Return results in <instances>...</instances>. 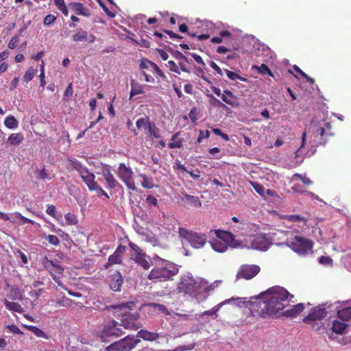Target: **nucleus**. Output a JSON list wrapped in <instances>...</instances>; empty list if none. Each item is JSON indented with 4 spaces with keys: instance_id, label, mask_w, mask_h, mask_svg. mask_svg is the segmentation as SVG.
Listing matches in <instances>:
<instances>
[{
    "instance_id": "obj_37",
    "label": "nucleus",
    "mask_w": 351,
    "mask_h": 351,
    "mask_svg": "<svg viewBox=\"0 0 351 351\" xmlns=\"http://www.w3.org/2000/svg\"><path fill=\"white\" fill-rule=\"evenodd\" d=\"M4 124L7 128L14 129L18 126V121L14 116L10 115L5 119Z\"/></svg>"
},
{
    "instance_id": "obj_22",
    "label": "nucleus",
    "mask_w": 351,
    "mask_h": 351,
    "mask_svg": "<svg viewBox=\"0 0 351 351\" xmlns=\"http://www.w3.org/2000/svg\"><path fill=\"white\" fill-rule=\"evenodd\" d=\"M72 10L77 15H82L84 16H89L90 15V12L86 8H84L81 3L74 2L69 4Z\"/></svg>"
},
{
    "instance_id": "obj_29",
    "label": "nucleus",
    "mask_w": 351,
    "mask_h": 351,
    "mask_svg": "<svg viewBox=\"0 0 351 351\" xmlns=\"http://www.w3.org/2000/svg\"><path fill=\"white\" fill-rule=\"evenodd\" d=\"M181 200L184 206H195L197 201L196 197L184 193H182Z\"/></svg>"
},
{
    "instance_id": "obj_13",
    "label": "nucleus",
    "mask_w": 351,
    "mask_h": 351,
    "mask_svg": "<svg viewBox=\"0 0 351 351\" xmlns=\"http://www.w3.org/2000/svg\"><path fill=\"white\" fill-rule=\"evenodd\" d=\"M135 302H128L126 303H122L121 304L117 305L107 306L105 308V309H112L114 311L115 316L125 318L127 317H130V315H132L130 313V311L132 310L135 307Z\"/></svg>"
},
{
    "instance_id": "obj_7",
    "label": "nucleus",
    "mask_w": 351,
    "mask_h": 351,
    "mask_svg": "<svg viewBox=\"0 0 351 351\" xmlns=\"http://www.w3.org/2000/svg\"><path fill=\"white\" fill-rule=\"evenodd\" d=\"M327 315V312L325 308L316 306L311 309L309 314L304 317L303 322L307 324L312 325V327L315 330H319L323 326L322 323H317L315 324L316 321H321Z\"/></svg>"
},
{
    "instance_id": "obj_48",
    "label": "nucleus",
    "mask_w": 351,
    "mask_h": 351,
    "mask_svg": "<svg viewBox=\"0 0 351 351\" xmlns=\"http://www.w3.org/2000/svg\"><path fill=\"white\" fill-rule=\"evenodd\" d=\"M226 75L228 77L232 80H240L241 81L245 82L246 80L245 78L240 76L239 74H237L235 72L229 71L228 69L225 70Z\"/></svg>"
},
{
    "instance_id": "obj_35",
    "label": "nucleus",
    "mask_w": 351,
    "mask_h": 351,
    "mask_svg": "<svg viewBox=\"0 0 351 351\" xmlns=\"http://www.w3.org/2000/svg\"><path fill=\"white\" fill-rule=\"evenodd\" d=\"M121 263V258L115 254L114 252L113 254L109 256L107 263L105 265V268H108L111 265H113L114 264H120Z\"/></svg>"
},
{
    "instance_id": "obj_2",
    "label": "nucleus",
    "mask_w": 351,
    "mask_h": 351,
    "mask_svg": "<svg viewBox=\"0 0 351 351\" xmlns=\"http://www.w3.org/2000/svg\"><path fill=\"white\" fill-rule=\"evenodd\" d=\"M234 240V235L230 232L220 230H210L208 235H199V248L208 243L217 252H224Z\"/></svg>"
},
{
    "instance_id": "obj_3",
    "label": "nucleus",
    "mask_w": 351,
    "mask_h": 351,
    "mask_svg": "<svg viewBox=\"0 0 351 351\" xmlns=\"http://www.w3.org/2000/svg\"><path fill=\"white\" fill-rule=\"evenodd\" d=\"M178 268L173 263L159 258L154 267L150 271L147 278L154 282H164L178 274Z\"/></svg>"
},
{
    "instance_id": "obj_19",
    "label": "nucleus",
    "mask_w": 351,
    "mask_h": 351,
    "mask_svg": "<svg viewBox=\"0 0 351 351\" xmlns=\"http://www.w3.org/2000/svg\"><path fill=\"white\" fill-rule=\"evenodd\" d=\"M102 175L106 181L108 189H113L118 185V182L111 173L110 169L106 168L103 169Z\"/></svg>"
},
{
    "instance_id": "obj_32",
    "label": "nucleus",
    "mask_w": 351,
    "mask_h": 351,
    "mask_svg": "<svg viewBox=\"0 0 351 351\" xmlns=\"http://www.w3.org/2000/svg\"><path fill=\"white\" fill-rule=\"evenodd\" d=\"M215 287L213 285H208V282L204 279L199 280V295L202 293H208L214 289Z\"/></svg>"
},
{
    "instance_id": "obj_52",
    "label": "nucleus",
    "mask_w": 351,
    "mask_h": 351,
    "mask_svg": "<svg viewBox=\"0 0 351 351\" xmlns=\"http://www.w3.org/2000/svg\"><path fill=\"white\" fill-rule=\"evenodd\" d=\"M56 20V16L53 14H49L45 17L43 23L45 25H49L52 24Z\"/></svg>"
},
{
    "instance_id": "obj_17",
    "label": "nucleus",
    "mask_w": 351,
    "mask_h": 351,
    "mask_svg": "<svg viewBox=\"0 0 351 351\" xmlns=\"http://www.w3.org/2000/svg\"><path fill=\"white\" fill-rule=\"evenodd\" d=\"M123 284V277L119 271H117L110 276L109 286L114 291H119Z\"/></svg>"
},
{
    "instance_id": "obj_18",
    "label": "nucleus",
    "mask_w": 351,
    "mask_h": 351,
    "mask_svg": "<svg viewBox=\"0 0 351 351\" xmlns=\"http://www.w3.org/2000/svg\"><path fill=\"white\" fill-rule=\"evenodd\" d=\"M332 126L329 122H326L323 127L317 128L316 131L317 136H319L322 140V143L324 144L326 143V137L332 136L333 133L331 131Z\"/></svg>"
},
{
    "instance_id": "obj_11",
    "label": "nucleus",
    "mask_w": 351,
    "mask_h": 351,
    "mask_svg": "<svg viewBox=\"0 0 351 351\" xmlns=\"http://www.w3.org/2000/svg\"><path fill=\"white\" fill-rule=\"evenodd\" d=\"M196 281L189 274L183 275L177 286V290L180 293L191 295L195 291Z\"/></svg>"
},
{
    "instance_id": "obj_38",
    "label": "nucleus",
    "mask_w": 351,
    "mask_h": 351,
    "mask_svg": "<svg viewBox=\"0 0 351 351\" xmlns=\"http://www.w3.org/2000/svg\"><path fill=\"white\" fill-rule=\"evenodd\" d=\"M148 132L150 136L154 138H159L160 137V129L156 126L154 123H152L147 128Z\"/></svg>"
},
{
    "instance_id": "obj_49",
    "label": "nucleus",
    "mask_w": 351,
    "mask_h": 351,
    "mask_svg": "<svg viewBox=\"0 0 351 351\" xmlns=\"http://www.w3.org/2000/svg\"><path fill=\"white\" fill-rule=\"evenodd\" d=\"M64 218L69 225H75L78 222L77 217L74 214L70 213H66Z\"/></svg>"
},
{
    "instance_id": "obj_45",
    "label": "nucleus",
    "mask_w": 351,
    "mask_h": 351,
    "mask_svg": "<svg viewBox=\"0 0 351 351\" xmlns=\"http://www.w3.org/2000/svg\"><path fill=\"white\" fill-rule=\"evenodd\" d=\"M149 305L150 306H152L156 311L162 312L165 315H169V312L167 308L163 304H158V303H151Z\"/></svg>"
},
{
    "instance_id": "obj_36",
    "label": "nucleus",
    "mask_w": 351,
    "mask_h": 351,
    "mask_svg": "<svg viewBox=\"0 0 351 351\" xmlns=\"http://www.w3.org/2000/svg\"><path fill=\"white\" fill-rule=\"evenodd\" d=\"M250 185L260 196L263 198H266V195L265 194V189L263 185L256 182H250Z\"/></svg>"
},
{
    "instance_id": "obj_8",
    "label": "nucleus",
    "mask_w": 351,
    "mask_h": 351,
    "mask_svg": "<svg viewBox=\"0 0 351 351\" xmlns=\"http://www.w3.org/2000/svg\"><path fill=\"white\" fill-rule=\"evenodd\" d=\"M289 246L292 248L293 250L300 254H306L308 251H311L313 243L306 238L300 236H295L293 239L289 241Z\"/></svg>"
},
{
    "instance_id": "obj_14",
    "label": "nucleus",
    "mask_w": 351,
    "mask_h": 351,
    "mask_svg": "<svg viewBox=\"0 0 351 351\" xmlns=\"http://www.w3.org/2000/svg\"><path fill=\"white\" fill-rule=\"evenodd\" d=\"M178 233L183 244L189 243L195 248L197 247V233L189 231L184 228H180Z\"/></svg>"
},
{
    "instance_id": "obj_26",
    "label": "nucleus",
    "mask_w": 351,
    "mask_h": 351,
    "mask_svg": "<svg viewBox=\"0 0 351 351\" xmlns=\"http://www.w3.org/2000/svg\"><path fill=\"white\" fill-rule=\"evenodd\" d=\"M3 303L7 309L13 312L22 313L24 312L23 308L18 302H10L7 299L3 300Z\"/></svg>"
},
{
    "instance_id": "obj_56",
    "label": "nucleus",
    "mask_w": 351,
    "mask_h": 351,
    "mask_svg": "<svg viewBox=\"0 0 351 351\" xmlns=\"http://www.w3.org/2000/svg\"><path fill=\"white\" fill-rule=\"evenodd\" d=\"M7 328L9 329V330L14 334L17 335H23V332L19 329V328L15 325V324H11L7 326Z\"/></svg>"
},
{
    "instance_id": "obj_51",
    "label": "nucleus",
    "mask_w": 351,
    "mask_h": 351,
    "mask_svg": "<svg viewBox=\"0 0 351 351\" xmlns=\"http://www.w3.org/2000/svg\"><path fill=\"white\" fill-rule=\"evenodd\" d=\"M221 306V304L217 305L215 307H213L211 310L204 311L201 314V316L204 315H209L212 316L214 318L217 317V312L219 310V308Z\"/></svg>"
},
{
    "instance_id": "obj_41",
    "label": "nucleus",
    "mask_w": 351,
    "mask_h": 351,
    "mask_svg": "<svg viewBox=\"0 0 351 351\" xmlns=\"http://www.w3.org/2000/svg\"><path fill=\"white\" fill-rule=\"evenodd\" d=\"M178 134H175L172 136L171 141L168 144L169 148H180L182 147V141L178 138Z\"/></svg>"
},
{
    "instance_id": "obj_44",
    "label": "nucleus",
    "mask_w": 351,
    "mask_h": 351,
    "mask_svg": "<svg viewBox=\"0 0 351 351\" xmlns=\"http://www.w3.org/2000/svg\"><path fill=\"white\" fill-rule=\"evenodd\" d=\"M56 304L61 306L69 307L72 304V300L65 295H63L56 301Z\"/></svg>"
},
{
    "instance_id": "obj_60",
    "label": "nucleus",
    "mask_w": 351,
    "mask_h": 351,
    "mask_svg": "<svg viewBox=\"0 0 351 351\" xmlns=\"http://www.w3.org/2000/svg\"><path fill=\"white\" fill-rule=\"evenodd\" d=\"M16 217L21 220V221L23 223H30V224H34V221L27 218V217H25L24 216H23L21 213H16Z\"/></svg>"
},
{
    "instance_id": "obj_55",
    "label": "nucleus",
    "mask_w": 351,
    "mask_h": 351,
    "mask_svg": "<svg viewBox=\"0 0 351 351\" xmlns=\"http://www.w3.org/2000/svg\"><path fill=\"white\" fill-rule=\"evenodd\" d=\"M318 261L322 265H331L332 263V259L329 256H322Z\"/></svg>"
},
{
    "instance_id": "obj_57",
    "label": "nucleus",
    "mask_w": 351,
    "mask_h": 351,
    "mask_svg": "<svg viewBox=\"0 0 351 351\" xmlns=\"http://www.w3.org/2000/svg\"><path fill=\"white\" fill-rule=\"evenodd\" d=\"M189 117L191 121L195 124L196 120L197 119V112L195 107L193 108V109L190 111Z\"/></svg>"
},
{
    "instance_id": "obj_43",
    "label": "nucleus",
    "mask_w": 351,
    "mask_h": 351,
    "mask_svg": "<svg viewBox=\"0 0 351 351\" xmlns=\"http://www.w3.org/2000/svg\"><path fill=\"white\" fill-rule=\"evenodd\" d=\"M56 6L63 13L64 15L68 16L69 11L65 5L64 0H55Z\"/></svg>"
},
{
    "instance_id": "obj_61",
    "label": "nucleus",
    "mask_w": 351,
    "mask_h": 351,
    "mask_svg": "<svg viewBox=\"0 0 351 351\" xmlns=\"http://www.w3.org/2000/svg\"><path fill=\"white\" fill-rule=\"evenodd\" d=\"M168 64L169 67L171 71H173L176 73H180L179 67L176 64V63L173 61L170 60L168 62Z\"/></svg>"
},
{
    "instance_id": "obj_50",
    "label": "nucleus",
    "mask_w": 351,
    "mask_h": 351,
    "mask_svg": "<svg viewBox=\"0 0 351 351\" xmlns=\"http://www.w3.org/2000/svg\"><path fill=\"white\" fill-rule=\"evenodd\" d=\"M256 69L262 74H267L271 77H274L272 72L265 64H261L260 66H256Z\"/></svg>"
},
{
    "instance_id": "obj_47",
    "label": "nucleus",
    "mask_w": 351,
    "mask_h": 351,
    "mask_svg": "<svg viewBox=\"0 0 351 351\" xmlns=\"http://www.w3.org/2000/svg\"><path fill=\"white\" fill-rule=\"evenodd\" d=\"M154 64L155 63L152 62L151 60L146 58H143L142 59L139 66L141 69H149L153 68Z\"/></svg>"
},
{
    "instance_id": "obj_12",
    "label": "nucleus",
    "mask_w": 351,
    "mask_h": 351,
    "mask_svg": "<svg viewBox=\"0 0 351 351\" xmlns=\"http://www.w3.org/2000/svg\"><path fill=\"white\" fill-rule=\"evenodd\" d=\"M133 171L126 167L124 163H121L118 167V176L124 182L128 188L132 191L136 190L134 181L132 179Z\"/></svg>"
},
{
    "instance_id": "obj_5",
    "label": "nucleus",
    "mask_w": 351,
    "mask_h": 351,
    "mask_svg": "<svg viewBox=\"0 0 351 351\" xmlns=\"http://www.w3.org/2000/svg\"><path fill=\"white\" fill-rule=\"evenodd\" d=\"M42 264L44 268L50 273L52 278L58 286L64 287L60 278L62 276L64 269L59 265L58 261L49 260L45 256L43 259Z\"/></svg>"
},
{
    "instance_id": "obj_6",
    "label": "nucleus",
    "mask_w": 351,
    "mask_h": 351,
    "mask_svg": "<svg viewBox=\"0 0 351 351\" xmlns=\"http://www.w3.org/2000/svg\"><path fill=\"white\" fill-rule=\"evenodd\" d=\"M141 341L140 339L128 335L106 348V351H131Z\"/></svg>"
},
{
    "instance_id": "obj_59",
    "label": "nucleus",
    "mask_w": 351,
    "mask_h": 351,
    "mask_svg": "<svg viewBox=\"0 0 351 351\" xmlns=\"http://www.w3.org/2000/svg\"><path fill=\"white\" fill-rule=\"evenodd\" d=\"M294 176L299 178L304 183V184L306 186H309L313 183L308 178L303 177L301 174L296 173L294 175Z\"/></svg>"
},
{
    "instance_id": "obj_4",
    "label": "nucleus",
    "mask_w": 351,
    "mask_h": 351,
    "mask_svg": "<svg viewBox=\"0 0 351 351\" xmlns=\"http://www.w3.org/2000/svg\"><path fill=\"white\" fill-rule=\"evenodd\" d=\"M75 169L77 171L83 182L86 184L90 191H95L98 196H105L109 198L108 195L103 189L95 182V176L93 173L88 171L86 167H83L80 163L75 165Z\"/></svg>"
},
{
    "instance_id": "obj_33",
    "label": "nucleus",
    "mask_w": 351,
    "mask_h": 351,
    "mask_svg": "<svg viewBox=\"0 0 351 351\" xmlns=\"http://www.w3.org/2000/svg\"><path fill=\"white\" fill-rule=\"evenodd\" d=\"M23 140V136L21 133L17 134H12L9 136L8 138V142L11 145H19L22 141Z\"/></svg>"
},
{
    "instance_id": "obj_1",
    "label": "nucleus",
    "mask_w": 351,
    "mask_h": 351,
    "mask_svg": "<svg viewBox=\"0 0 351 351\" xmlns=\"http://www.w3.org/2000/svg\"><path fill=\"white\" fill-rule=\"evenodd\" d=\"M293 295L282 287H273L262 292L256 298V301L250 302L249 308L253 316L256 313L261 318L278 317L289 302H293Z\"/></svg>"
},
{
    "instance_id": "obj_46",
    "label": "nucleus",
    "mask_w": 351,
    "mask_h": 351,
    "mask_svg": "<svg viewBox=\"0 0 351 351\" xmlns=\"http://www.w3.org/2000/svg\"><path fill=\"white\" fill-rule=\"evenodd\" d=\"M293 69L298 73H299L300 75H301L304 78L306 79V80L309 82L311 84H313L315 83V80L314 79H313L312 77H309L306 73H305L303 71H302L299 66H298L297 65H294L293 66Z\"/></svg>"
},
{
    "instance_id": "obj_31",
    "label": "nucleus",
    "mask_w": 351,
    "mask_h": 351,
    "mask_svg": "<svg viewBox=\"0 0 351 351\" xmlns=\"http://www.w3.org/2000/svg\"><path fill=\"white\" fill-rule=\"evenodd\" d=\"M25 328H26L28 330L33 332L37 337L44 338L48 339V336L45 334L44 331L35 326H29L25 325Z\"/></svg>"
},
{
    "instance_id": "obj_58",
    "label": "nucleus",
    "mask_w": 351,
    "mask_h": 351,
    "mask_svg": "<svg viewBox=\"0 0 351 351\" xmlns=\"http://www.w3.org/2000/svg\"><path fill=\"white\" fill-rule=\"evenodd\" d=\"M19 41V36H14L9 42L8 43V47L11 49H14L16 48V45H18V43Z\"/></svg>"
},
{
    "instance_id": "obj_15",
    "label": "nucleus",
    "mask_w": 351,
    "mask_h": 351,
    "mask_svg": "<svg viewBox=\"0 0 351 351\" xmlns=\"http://www.w3.org/2000/svg\"><path fill=\"white\" fill-rule=\"evenodd\" d=\"M138 317V314H132L130 317L121 319V323L119 325L123 326L125 329L136 330L139 328V326L137 324Z\"/></svg>"
},
{
    "instance_id": "obj_24",
    "label": "nucleus",
    "mask_w": 351,
    "mask_h": 351,
    "mask_svg": "<svg viewBox=\"0 0 351 351\" xmlns=\"http://www.w3.org/2000/svg\"><path fill=\"white\" fill-rule=\"evenodd\" d=\"M137 337L145 341H154L159 338V335L145 330H141L138 332Z\"/></svg>"
},
{
    "instance_id": "obj_30",
    "label": "nucleus",
    "mask_w": 351,
    "mask_h": 351,
    "mask_svg": "<svg viewBox=\"0 0 351 351\" xmlns=\"http://www.w3.org/2000/svg\"><path fill=\"white\" fill-rule=\"evenodd\" d=\"M221 99L224 102L232 106L235 105L236 97L228 90L224 91V94L221 95Z\"/></svg>"
},
{
    "instance_id": "obj_64",
    "label": "nucleus",
    "mask_w": 351,
    "mask_h": 351,
    "mask_svg": "<svg viewBox=\"0 0 351 351\" xmlns=\"http://www.w3.org/2000/svg\"><path fill=\"white\" fill-rule=\"evenodd\" d=\"M46 213L49 215H50V216H51L53 217H56V207H55V206L49 205L47 207V210H46Z\"/></svg>"
},
{
    "instance_id": "obj_27",
    "label": "nucleus",
    "mask_w": 351,
    "mask_h": 351,
    "mask_svg": "<svg viewBox=\"0 0 351 351\" xmlns=\"http://www.w3.org/2000/svg\"><path fill=\"white\" fill-rule=\"evenodd\" d=\"M135 262L141 266L144 269H148L150 267V263L147 260L146 255L143 254H136L134 257Z\"/></svg>"
},
{
    "instance_id": "obj_53",
    "label": "nucleus",
    "mask_w": 351,
    "mask_h": 351,
    "mask_svg": "<svg viewBox=\"0 0 351 351\" xmlns=\"http://www.w3.org/2000/svg\"><path fill=\"white\" fill-rule=\"evenodd\" d=\"M287 219L289 221H293V222H295V221H306V219L304 217H301L299 215H289V216H287Z\"/></svg>"
},
{
    "instance_id": "obj_23",
    "label": "nucleus",
    "mask_w": 351,
    "mask_h": 351,
    "mask_svg": "<svg viewBox=\"0 0 351 351\" xmlns=\"http://www.w3.org/2000/svg\"><path fill=\"white\" fill-rule=\"evenodd\" d=\"M337 317L342 322H348L351 319V306H343L337 311Z\"/></svg>"
},
{
    "instance_id": "obj_20",
    "label": "nucleus",
    "mask_w": 351,
    "mask_h": 351,
    "mask_svg": "<svg viewBox=\"0 0 351 351\" xmlns=\"http://www.w3.org/2000/svg\"><path fill=\"white\" fill-rule=\"evenodd\" d=\"M304 309V304L299 303L293 305L292 308L287 309L281 313V315L289 317H294L302 313Z\"/></svg>"
},
{
    "instance_id": "obj_62",
    "label": "nucleus",
    "mask_w": 351,
    "mask_h": 351,
    "mask_svg": "<svg viewBox=\"0 0 351 351\" xmlns=\"http://www.w3.org/2000/svg\"><path fill=\"white\" fill-rule=\"evenodd\" d=\"M146 202L149 205L156 206L158 200L154 196L149 195L147 197Z\"/></svg>"
},
{
    "instance_id": "obj_9",
    "label": "nucleus",
    "mask_w": 351,
    "mask_h": 351,
    "mask_svg": "<svg viewBox=\"0 0 351 351\" xmlns=\"http://www.w3.org/2000/svg\"><path fill=\"white\" fill-rule=\"evenodd\" d=\"M119 323L112 320L110 324L104 326L100 332V338L103 342H108L110 338L119 337L124 334L121 328L118 327Z\"/></svg>"
},
{
    "instance_id": "obj_21",
    "label": "nucleus",
    "mask_w": 351,
    "mask_h": 351,
    "mask_svg": "<svg viewBox=\"0 0 351 351\" xmlns=\"http://www.w3.org/2000/svg\"><path fill=\"white\" fill-rule=\"evenodd\" d=\"M7 287L9 289L8 297L10 300L12 301L22 300L23 293L19 287L9 285H7Z\"/></svg>"
},
{
    "instance_id": "obj_63",
    "label": "nucleus",
    "mask_w": 351,
    "mask_h": 351,
    "mask_svg": "<svg viewBox=\"0 0 351 351\" xmlns=\"http://www.w3.org/2000/svg\"><path fill=\"white\" fill-rule=\"evenodd\" d=\"M128 245L130 247V248L132 249L136 253V254L143 253L142 250L136 244L132 242H129Z\"/></svg>"
},
{
    "instance_id": "obj_34",
    "label": "nucleus",
    "mask_w": 351,
    "mask_h": 351,
    "mask_svg": "<svg viewBox=\"0 0 351 351\" xmlns=\"http://www.w3.org/2000/svg\"><path fill=\"white\" fill-rule=\"evenodd\" d=\"M151 123L152 122L149 121V118L148 117H145L138 119L136 122V125L138 129L144 128L145 130H147V128L149 126Z\"/></svg>"
},
{
    "instance_id": "obj_28",
    "label": "nucleus",
    "mask_w": 351,
    "mask_h": 351,
    "mask_svg": "<svg viewBox=\"0 0 351 351\" xmlns=\"http://www.w3.org/2000/svg\"><path fill=\"white\" fill-rule=\"evenodd\" d=\"M348 326V324L339 322L338 320H334L332 322V325L331 327V330L332 332H335L336 334L342 335L344 333L345 330L346 329Z\"/></svg>"
},
{
    "instance_id": "obj_42",
    "label": "nucleus",
    "mask_w": 351,
    "mask_h": 351,
    "mask_svg": "<svg viewBox=\"0 0 351 351\" xmlns=\"http://www.w3.org/2000/svg\"><path fill=\"white\" fill-rule=\"evenodd\" d=\"M36 73H37V69H34L32 67L29 68L26 71V72H25V75L23 76L24 81L26 83L29 82V81H31L34 78V77L35 76Z\"/></svg>"
},
{
    "instance_id": "obj_10",
    "label": "nucleus",
    "mask_w": 351,
    "mask_h": 351,
    "mask_svg": "<svg viewBox=\"0 0 351 351\" xmlns=\"http://www.w3.org/2000/svg\"><path fill=\"white\" fill-rule=\"evenodd\" d=\"M261 271V267L257 265L243 264L239 268L236 280L240 279L251 280L255 277Z\"/></svg>"
},
{
    "instance_id": "obj_39",
    "label": "nucleus",
    "mask_w": 351,
    "mask_h": 351,
    "mask_svg": "<svg viewBox=\"0 0 351 351\" xmlns=\"http://www.w3.org/2000/svg\"><path fill=\"white\" fill-rule=\"evenodd\" d=\"M140 176L143 178L141 184L143 188L152 189L154 186L152 178L147 177L145 174H141Z\"/></svg>"
},
{
    "instance_id": "obj_40",
    "label": "nucleus",
    "mask_w": 351,
    "mask_h": 351,
    "mask_svg": "<svg viewBox=\"0 0 351 351\" xmlns=\"http://www.w3.org/2000/svg\"><path fill=\"white\" fill-rule=\"evenodd\" d=\"M88 38V33L84 30H79L73 36V40L75 42H80L86 40Z\"/></svg>"
},
{
    "instance_id": "obj_54",
    "label": "nucleus",
    "mask_w": 351,
    "mask_h": 351,
    "mask_svg": "<svg viewBox=\"0 0 351 351\" xmlns=\"http://www.w3.org/2000/svg\"><path fill=\"white\" fill-rule=\"evenodd\" d=\"M47 240L49 243L53 245H58L60 243V240L56 235L49 234L47 237Z\"/></svg>"
},
{
    "instance_id": "obj_25",
    "label": "nucleus",
    "mask_w": 351,
    "mask_h": 351,
    "mask_svg": "<svg viewBox=\"0 0 351 351\" xmlns=\"http://www.w3.org/2000/svg\"><path fill=\"white\" fill-rule=\"evenodd\" d=\"M131 90L130 97L132 99L134 96L143 94L144 93L143 87L141 84L136 82L134 80L130 81Z\"/></svg>"
},
{
    "instance_id": "obj_16",
    "label": "nucleus",
    "mask_w": 351,
    "mask_h": 351,
    "mask_svg": "<svg viewBox=\"0 0 351 351\" xmlns=\"http://www.w3.org/2000/svg\"><path fill=\"white\" fill-rule=\"evenodd\" d=\"M252 245L257 250L265 251L268 249L269 243L265 235L260 234L256 236V237L252 241Z\"/></svg>"
}]
</instances>
